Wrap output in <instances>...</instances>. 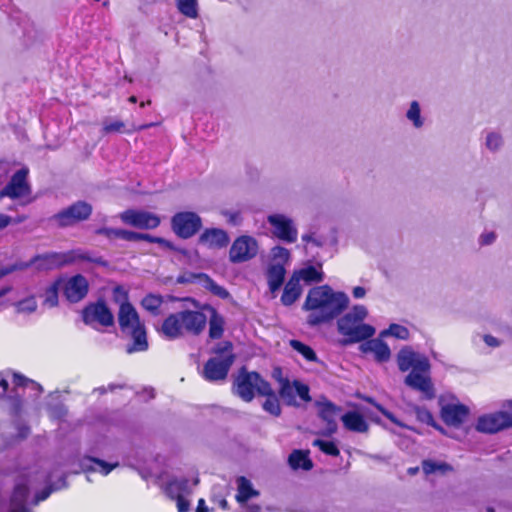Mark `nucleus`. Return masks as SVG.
<instances>
[{
  "label": "nucleus",
  "mask_w": 512,
  "mask_h": 512,
  "mask_svg": "<svg viewBox=\"0 0 512 512\" xmlns=\"http://www.w3.org/2000/svg\"><path fill=\"white\" fill-rule=\"evenodd\" d=\"M349 305V297L344 292L334 291L328 285L309 290L303 309L310 312L307 322L319 325L339 316Z\"/></svg>",
  "instance_id": "f257e3e1"
},
{
  "label": "nucleus",
  "mask_w": 512,
  "mask_h": 512,
  "mask_svg": "<svg viewBox=\"0 0 512 512\" xmlns=\"http://www.w3.org/2000/svg\"><path fill=\"white\" fill-rule=\"evenodd\" d=\"M399 370L410 373L405 377L404 383L420 392L425 399L435 397V389L430 377V362L425 355L415 352L410 347H404L397 354Z\"/></svg>",
  "instance_id": "f03ea898"
},
{
  "label": "nucleus",
  "mask_w": 512,
  "mask_h": 512,
  "mask_svg": "<svg viewBox=\"0 0 512 512\" xmlns=\"http://www.w3.org/2000/svg\"><path fill=\"white\" fill-rule=\"evenodd\" d=\"M113 298L119 303L118 322L121 330L132 337V343L126 348L129 354L143 352L148 349V341L144 324L140 321L138 312L128 302L127 292L120 286L113 290Z\"/></svg>",
  "instance_id": "7ed1b4c3"
},
{
  "label": "nucleus",
  "mask_w": 512,
  "mask_h": 512,
  "mask_svg": "<svg viewBox=\"0 0 512 512\" xmlns=\"http://www.w3.org/2000/svg\"><path fill=\"white\" fill-rule=\"evenodd\" d=\"M78 261H90L98 265H106L101 257L93 258L89 253L82 250H72L64 253H46L37 255L29 262H21L0 269V279L14 271L25 270L30 266H35L37 270L46 271L53 270L64 265H69Z\"/></svg>",
  "instance_id": "20e7f679"
},
{
  "label": "nucleus",
  "mask_w": 512,
  "mask_h": 512,
  "mask_svg": "<svg viewBox=\"0 0 512 512\" xmlns=\"http://www.w3.org/2000/svg\"><path fill=\"white\" fill-rule=\"evenodd\" d=\"M207 317L204 313L194 310H183L166 317L161 326V333L174 340L185 334L199 335L205 329Z\"/></svg>",
  "instance_id": "39448f33"
},
{
  "label": "nucleus",
  "mask_w": 512,
  "mask_h": 512,
  "mask_svg": "<svg viewBox=\"0 0 512 512\" xmlns=\"http://www.w3.org/2000/svg\"><path fill=\"white\" fill-rule=\"evenodd\" d=\"M367 316L368 310L365 306L355 305L349 312L338 319V332L347 337L345 340L346 344L362 342L374 336L375 328L370 324L364 323Z\"/></svg>",
  "instance_id": "423d86ee"
},
{
  "label": "nucleus",
  "mask_w": 512,
  "mask_h": 512,
  "mask_svg": "<svg viewBox=\"0 0 512 512\" xmlns=\"http://www.w3.org/2000/svg\"><path fill=\"white\" fill-rule=\"evenodd\" d=\"M216 356L209 359L204 366L203 375L209 381H218L226 378L234 361L232 345L229 342L220 343L215 348Z\"/></svg>",
  "instance_id": "0eeeda50"
},
{
  "label": "nucleus",
  "mask_w": 512,
  "mask_h": 512,
  "mask_svg": "<svg viewBox=\"0 0 512 512\" xmlns=\"http://www.w3.org/2000/svg\"><path fill=\"white\" fill-rule=\"evenodd\" d=\"M254 391L259 394H269L271 386L258 373L241 370L235 380L236 394L244 401L250 402L254 397Z\"/></svg>",
  "instance_id": "6e6552de"
},
{
  "label": "nucleus",
  "mask_w": 512,
  "mask_h": 512,
  "mask_svg": "<svg viewBox=\"0 0 512 512\" xmlns=\"http://www.w3.org/2000/svg\"><path fill=\"white\" fill-rule=\"evenodd\" d=\"M28 173L27 168L15 172L6 186L0 190V200L8 197L20 201L21 205L31 203L33 199L31 197V186L27 180Z\"/></svg>",
  "instance_id": "1a4fd4ad"
},
{
  "label": "nucleus",
  "mask_w": 512,
  "mask_h": 512,
  "mask_svg": "<svg viewBox=\"0 0 512 512\" xmlns=\"http://www.w3.org/2000/svg\"><path fill=\"white\" fill-rule=\"evenodd\" d=\"M201 226V218L194 212H179L171 219L173 232L183 239H188L195 235Z\"/></svg>",
  "instance_id": "9d476101"
},
{
  "label": "nucleus",
  "mask_w": 512,
  "mask_h": 512,
  "mask_svg": "<svg viewBox=\"0 0 512 512\" xmlns=\"http://www.w3.org/2000/svg\"><path fill=\"white\" fill-rule=\"evenodd\" d=\"M259 246L255 238L242 235L234 240L229 251L232 263H243L253 259L258 254Z\"/></svg>",
  "instance_id": "9b49d317"
},
{
  "label": "nucleus",
  "mask_w": 512,
  "mask_h": 512,
  "mask_svg": "<svg viewBox=\"0 0 512 512\" xmlns=\"http://www.w3.org/2000/svg\"><path fill=\"white\" fill-rule=\"evenodd\" d=\"M119 218L126 225L144 230L155 229L161 223L157 214L138 209H127L120 213Z\"/></svg>",
  "instance_id": "f8f14e48"
},
{
  "label": "nucleus",
  "mask_w": 512,
  "mask_h": 512,
  "mask_svg": "<svg viewBox=\"0 0 512 512\" xmlns=\"http://www.w3.org/2000/svg\"><path fill=\"white\" fill-rule=\"evenodd\" d=\"M271 226L272 234L287 243H294L297 240L298 231L294 221L284 214H271L267 217Z\"/></svg>",
  "instance_id": "ddd939ff"
},
{
  "label": "nucleus",
  "mask_w": 512,
  "mask_h": 512,
  "mask_svg": "<svg viewBox=\"0 0 512 512\" xmlns=\"http://www.w3.org/2000/svg\"><path fill=\"white\" fill-rule=\"evenodd\" d=\"M91 213L92 206L89 203L78 201L60 211L54 218L60 226L67 227L88 219Z\"/></svg>",
  "instance_id": "4468645a"
},
{
  "label": "nucleus",
  "mask_w": 512,
  "mask_h": 512,
  "mask_svg": "<svg viewBox=\"0 0 512 512\" xmlns=\"http://www.w3.org/2000/svg\"><path fill=\"white\" fill-rule=\"evenodd\" d=\"M511 426V415L501 410L480 416L476 424V430L492 434Z\"/></svg>",
  "instance_id": "2eb2a0df"
},
{
  "label": "nucleus",
  "mask_w": 512,
  "mask_h": 512,
  "mask_svg": "<svg viewBox=\"0 0 512 512\" xmlns=\"http://www.w3.org/2000/svg\"><path fill=\"white\" fill-rule=\"evenodd\" d=\"M83 321L89 325L99 323L102 326H111L114 323V316L104 303L98 302L84 309Z\"/></svg>",
  "instance_id": "dca6fc26"
},
{
  "label": "nucleus",
  "mask_w": 512,
  "mask_h": 512,
  "mask_svg": "<svg viewBox=\"0 0 512 512\" xmlns=\"http://www.w3.org/2000/svg\"><path fill=\"white\" fill-rule=\"evenodd\" d=\"M319 417L326 422V429L323 435L330 436L337 431L336 419L341 412V408L327 399L316 401Z\"/></svg>",
  "instance_id": "f3484780"
},
{
  "label": "nucleus",
  "mask_w": 512,
  "mask_h": 512,
  "mask_svg": "<svg viewBox=\"0 0 512 512\" xmlns=\"http://www.w3.org/2000/svg\"><path fill=\"white\" fill-rule=\"evenodd\" d=\"M167 495L176 500L178 512H187L190 507V489L187 480L171 481L166 487Z\"/></svg>",
  "instance_id": "a211bd4d"
},
{
  "label": "nucleus",
  "mask_w": 512,
  "mask_h": 512,
  "mask_svg": "<svg viewBox=\"0 0 512 512\" xmlns=\"http://www.w3.org/2000/svg\"><path fill=\"white\" fill-rule=\"evenodd\" d=\"M88 281L82 275H75L68 279L64 285V295L68 301L77 303L88 293Z\"/></svg>",
  "instance_id": "6ab92c4d"
},
{
  "label": "nucleus",
  "mask_w": 512,
  "mask_h": 512,
  "mask_svg": "<svg viewBox=\"0 0 512 512\" xmlns=\"http://www.w3.org/2000/svg\"><path fill=\"white\" fill-rule=\"evenodd\" d=\"M469 413L465 405L458 403H448L442 406L441 417L443 421L450 426H459L467 418Z\"/></svg>",
  "instance_id": "aec40b11"
},
{
  "label": "nucleus",
  "mask_w": 512,
  "mask_h": 512,
  "mask_svg": "<svg viewBox=\"0 0 512 512\" xmlns=\"http://www.w3.org/2000/svg\"><path fill=\"white\" fill-rule=\"evenodd\" d=\"M199 243L209 249H221L228 245V234L219 228L206 229L198 239Z\"/></svg>",
  "instance_id": "412c9836"
},
{
  "label": "nucleus",
  "mask_w": 512,
  "mask_h": 512,
  "mask_svg": "<svg viewBox=\"0 0 512 512\" xmlns=\"http://www.w3.org/2000/svg\"><path fill=\"white\" fill-rule=\"evenodd\" d=\"M360 350L363 353H373L378 362H386L391 357L389 346L379 338L366 339V341L360 345Z\"/></svg>",
  "instance_id": "4be33fe9"
},
{
  "label": "nucleus",
  "mask_w": 512,
  "mask_h": 512,
  "mask_svg": "<svg viewBox=\"0 0 512 512\" xmlns=\"http://www.w3.org/2000/svg\"><path fill=\"white\" fill-rule=\"evenodd\" d=\"M296 277V280L300 283L303 281L306 284L319 283L324 279V273L322 271V265H307L299 270H296L292 274Z\"/></svg>",
  "instance_id": "5701e85b"
},
{
  "label": "nucleus",
  "mask_w": 512,
  "mask_h": 512,
  "mask_svg": "<svg viewBox=\"0 0 512 512\" xmlns=\"http://www.w3.org/2000/svg\"><path fill=\"white\" fill-rule=\"evenodd\" d=\"M96 234L103 235L106 238L112 240L116 238L124 239L127 241H139L146 239L147 233H139L124 229H114V228H99L96 230Z\"/></svg>",
  "instance_id": "b1692460"
},
{
  "label": "nucleus",
  "mask_w": 512,
  "mask_h": 512,
  "mask_svg": "<svg viewBox=\"0 0 512 512\" xmlns=\"http://www.w3.org/2000/svg\"><path fill=\"white\" fill-rule=\"evenodd\" d=\"M286 270L282 263H271L267 269V282L269 289L275 293L280 289L284 282Z\"/></svg>",
  "instance_id": "393cba45"
},
{
  "label": "nucleus",
  "mask_w": 512,
  "mask_h": 512,
  "mask_svg": "<svg viewBox=\"0 0 512 512\" xmlns=\"http://www.w3.org/2000/svg\"><path fill=\"white\" fill-rule=\"evenodd\" d=\"M341 420L343 422L344 427L349 431L357 433H365L368 431L369 426L367 422L365 421L363 416L357 412H347L341 417Z\"/></svg>",
  "instance_id": "a878e982"
},
{
  "label": "nucleus",
  "mask_w": 512,
  "mask_h": 512,
  "mask_svg": "<svg viewBox=\"0 0 512 512\" xmlns=\"http://www.w3.org/2000/svg\"><path fill=\"white\" fill-rule=\"evenodd\" d=\"M301 293L300 283L296 280V277L291 276L284 287L281 302L285 306H290L300 297Z\"/></svg>",
  "instance_id": "bb28decb"
},
{
  "label": "nucleus",
  "mask_w": 512,
  "mask_h": 512,
  "mask_svg": "<svg viewBox=\"0 0 512 512\" xmlns=\"http://www.w3.org/2000/svg\"><path fill=\"white\" fill-rule=\"evenodd\" d=\"M421 466L425 475H446L454 471L453 466L449 463L433 459L423 460Z\"/></svg>",
  "instance_id": "cd10ccee"
},
{
  "label": "nucleus",
  "mask_w": 512,
  "mask_h": 512,
  "mask_svg": "<svg viewBox=\"0 0 512 512\" xmlns=\"http://www.w3.org/2000/svg\"><path fill=\"white\" fill-rule=\"evenodd\" d=\"M27 495L28 488L24 483H18L13 491L11 497V503L14 508L10 512H27L26 504H27Z\"/></svg>",
  "instance_id": "c85d7f7f"
},
{
  "label": "nucleus",
  "mask_w": 512,
  "mask_h": 512,
  "mask_svg": "<svg viewBox=\"0 0 512 512\" xmlns=\"http://www.w3.org/2000/svg\"><path fill=\"white\" fill-rule=\"evenodd\" d=\"M288 463L293 470L303 469L308 471L313 467L308 452L302 450H294L288 457Z\"/></svg>",
  "instance_id": "c756f323"
},
{
  "label": "nucleus",
  "mask_w": 512,
  "mask_h": 512,
  "mask_svg": "<svg viewBox=\"0 0 512 512\" xmlns=\"http://www.w3.org/2000/svg\"><path fill=\"white\" fill-rule=\"evenodd\" d=\"M237 494L236 499L240 503H244L253 496H257L258 492L254 490L252 483L246 479L245 477L241 476L237 478Z\"/></svg>",
  "instance_id": "7c9ffc66"
},
{
  "label": "nucleus",
  "mask_w": 512,
  "mask_h": 512,
  "mask_svg": "<svg viewBox=\"0 0 512 512\" xmlns=\"http://www.w3.org/2000/svg\"><path fill=\"white\" fill-rule=\"evenodd\" d=\"M210 313L209 336L213 339H218L222 336L224 331V318L213 308L210 309Z\"/></svg>",
  "instance_id": "2f4dec72"
},
{
  "label": "nucleus",
  "mask_w": 512,
  "mask_h": 512,
  "mask_svg": "<svg viewBox=\"0 0 512 512\" xmlns=\"http://www.w3.org/2000/svg\"><path fill=\"white\" fill-rule=\"evenodd\" d=\"M406 118L412 123L413 127L420 129L424 125V118L421 115V107L418 101H412L406 111Z\"/></svg>",
  "instance_id": "473e14b6"
},
{
  "label": "nucleus",
  "mask_w": 512,
  "mask_h": 512,
  "mask_svg": "<svg viewBox=\"0 0 512 512\" xmlns=\"http://www.w3.org/2000/svg\"><path fill=\"white\" fill-rule=\"evenodd\" d=\"M196 279L208 290L221 298H227L229 293L223 287L217 285L212 279L206 274H198L195 276Z\"/></svg>",
  "instance_id": "72a5a7b5"
},
{
  "label": "nucleus",
  "mask_w": 512,
  "mask_h": 512,
  "mask_svg": "<svg viewBox=\"0 0 512 512\" xmlns=\"http://www.w3.org/2000/svg\"><path fill=\"white\" fill-rule=\"evenodd\" d=\"M180 13L188 18L195 19L198 17V1L197 0H175Z\"/></svg>",
  "instance_id": "f704fd0d"
},
{
  "label": "nucleus",
  "mask_w": 512,
  "mask_h": 512,
  "mask_svg": "<svg viewBox=\"0 0 512 512\" xmlns=\"http://www.w3.org/2000/svg\"><path fill=\"white\" fill-rule=\"evenodd\" d=\"M162 303V296L156 294H148L141 301L143 308L153 315H158L160 313L159 308Z\"/></svg>",
  "instance_id": "c9c22d12"
},
{
  "label": "nucleus",
  "mask_w": 512,
  "mask_h": 512,
  "mask_svg": "<svg viewBox=\"0 0 512 512\" xmlns=\"http://www.w3.org/2000/svg\"><path fill=\"white\" fill-rule=\"evenodd\" d=\"M389 336L401 340H407L410 336V332L407 327L393 323L387 329L380 332V337Z\"/></svg>",
  "instance_id": "e433bc0d"
},
{
  "label": "nucleus",
  "mask_w": 512,
  "mask_h": 512,
  "mask_svg": "<svg viewBox=\"0 0 512 512\" xmlns=\"http://www.w3.org/2000/svg\"><path fill=\"white\" fill-rule=\"evenodd\" d=\"M279 394L288 405H297L294 382L290 384L288 380H282Z\"/></svg>",
  "instance_id": "4c0bfd02"
},
{
  "label": "nucleus",
  "mask_w": 512,
  "mask_h": 512,
  "mask_svg": "<svg viewBox=\"0 0 512 512\" xmlns=\"http://www.w3.org/2000/svg\"><path fill=\"white\" fill-rule=\"evenodd\" d=\"M290 345L295 351L300 353L307 361H317V356L315 352L311 347L307 346L306 344L298 340H291Z\"/></svg>",
  "instance_id": "58836bf2"
},
{
  "label": "nucleus",
  "mask_w": 512,
  "mask_h": 512,
  "mask_svg": "<svg viewBox=\"0 0 512 512\" xmlns=\"http://www.w3.org/2000/svg\"><path fill=\"white\" fill-rule=\"evenodd\" d=\"M263 395L267 396V399L263 403V409L271 415L279 416L281 413L280 403L273 390L271 389V393Z\"/></svg>",
  "instance_id": "ea45409f"
},
{
  "label": "nucleus",
  "mask_w": 512,
  "mask_h": 512,
  "mask_svg": "<svg viewBox=\"0 0 512 512\" xmlns=\"http://www.w3.org/2000/svg\"><path fill=\"white\" fill-rule=\"evenodd\" d=\"M58 282H54L50 286H48L44 293V302L43 304L52 308L57 306L58 304Z\"/></svg>",
  "instance_id": "a19ab883"
},
{
  "label": "nucleus",
  "mask_w": 512,
  "mask_h": 512,
  "mask_svg": "<svg viewBox=\"0 0 512 512\" xmlns=\"http://www.w3.org/2000/svg\"><path fill=\"white\" fill-rule=\"evenodd\" d=\"M18 313H33L37 309V302L34 296L27 297L15 304Z\"/></svg>",
  "instance_id": "79ce46f5"
},
{
  "label": "nucleus",
  "mask_w": 512,
  "mask_h": 512,
  "mask_svg": "<svg viewBox=\"0 0 512 512\" xmlns=\"http://www.w3.org/2000/svg\"><path fill=\"white\" fill-rule=\"evenodd\" d=\"M313 446L318 447L323 453L330 456H338L340 454L338 447L332 441L315 439L313 441Z\"/></svg>",
  "instance_id": "37998d69"
},
{
  "label": "nucleus",
  "mask_w": 512,
  "mask_h": 512,
  "mask_svg": "<svg viewBox=\"0 0 512 512\" xmlns=\"http://www.w3.org/2000/svg\"><path fill=\"white\" fill-rule=\"evenodd\" d=\"M503 145V138L497 132H488L485 138V146L488 150L498 151Z\"/></svg>",
  "instance_id": "c03bdc74"
},
{
  "label": "nucleus",
  "mask_w": 512,
  "mask_h": 512,
  "mask_svg": "<svg viewBox=\"0 0 512 512\" xmlns=\"http://www.w3.org/2000/svg\"><path fill=\"white\" fill-rule=\"evenodd\" d=\"M272 256L274 263H282L284 266L290 259V252L284 247L276 246L272 249Z\"/></svg>",
  "instance_id": "a18cd8bd"
},
{
  "label": "nucleus",
  "mask_w": 512,
  "mask_h": 512,
  "mask_svg": "<svg viewBox=\"0 0 512 512\" xmlns=\"http://www.w3.org/2000/svg\"><path fill=\"white\" fill-rule=\"evenodd\" d=\"M145 241L151 242V243H157L165 250H171V251H178L183 252L182 250L178 249L172 242L162 238V237H155L150 234H146Z\"/></svg>",
  "instance_id": "49530a36"
},
{
  "label": "nucleus",
  "mask_w": 512,
  "mask_h": 512,
  "mask_svg": "<svg viewBox=\"0 0 512 512\" xmlns=\"http://www.w3.org/2000/svg\"><path fill=\"white\" fill-rule=\"evenodd\" d=\"M65 486H66L65 480H64V478H61L57 484L52 485L51 488L45 489L40 494L36 495L35 498L32 499V503L37 504L40 501L45 500L49 496V494L52 490H58Z\"/></svg>",
  "instance_id": "de8ad7c7"
},
{
  "label": "nucleus",
  "mask_w": 512,
  "mask_h": 512,
  "mask_svg": "<svg viewBox=\"0 0 512 512\" xmlns=\"http://www.w3.org/2000/svg\"><path fill=\"white\" fill-rule=\"evenodd\" d=\"M124 127H125L124 122H122L120 120L104 121L103 132L106 134L114 133V132H123Z\"/></svg>",
  "instance_id": "09e8293b"
},
{
  "label": "nucleus",
  "mask_w": 512,
  "mask_h": 512,
  "mask_svg": "<svg viewBox=\"0 0 512 512\" xmlns=\"http://www.w3.org/2000/svg\"><path fill=\"white\" fill-rule=\"evenodd\" d=\"M91 461L97 466L93 470H98L103 475H108L114 468L118 466V463L109 464L100 459H91Z\"/></svg>",
  "instance_id": "8fccbe9b"
},
{
  "label": "nucleus",
  "mask_w": 512,
  "mask_h": 512,
  "mask_svg": "<svg viewBox=\"0 0 512 512\" xmlns=\"http://www.w3.org/2000/svg\"><path fill=\"white\" fill-rule=\"evenodd\" d=\"M415 413L417 416V419L421 422L427 423L429 425L434 426V419L432 414L425 408L416 407Z\"/></svg>",
  "instance_id": "3c124183"
},
{
  "label": "nucleus",
  "mask_w": 512,
  "mask_h": 512,
  "mask_svg": "<svg viewBox=\"0 0 512 512\" xmlns=\"http://www.w3.org/2000/svg\"><path fill=\"white\" fill-rule=\"evenodd\" d=\"M296 394L305 402H309L311 397L309 395V387L299 381H294Z\"/></svg>",
  "instance_id": "603ef678"
},
{
  "label": "nucleus",
  "mask_w": 512,
  "mask_h": 512,
  "mask_svg": "<svg viewBox=\"0 0 512 512\" xmlns=\"http://www.w3.org/2000/svg\"><path fill=\"white\" fill-rule=\"evenodd\" d=\"M496 239V234L494 232H485L481 234L479 238V243L481 245H490L492 244Z\"/></svg>",
  "instance_id": "864d4df0"
},
{
  "label": "nucleus",
  "mask_w": 512,
  "mask_h": 512,
  "mask_svg": "<svg viewBox=\"0 0 512 512\" xmlns=\"http://www.w3.org/2000/svg\"><path fill=\"white\" fill-rule=\"evenodd\" d=\"M302 240L305 243H312L314 246L320 247L323 245V241L320 238L314 236V234H305L302 236Z\"/></svg>",
  "instance_id": "5fc2aeb1"
},
{
  "label": "nucleus",
  "mask_w": 512,
  "mask_h": 512,
  "mask_svg": "<svg viewBox=\"0 0 512 512\" xmlns=\"http://www.w3.org/2000/svg\"><path fill=\"white\" fill-rule=\"evenodd\" d=\"M483 340H484L485 344L489 347L496 348L501 345V341L498 338H496L492 335H489V334L484 335Z\"/></svg>",
  "instance_id": "6e6d98bb"
},
{
  "label": "nucleus",
  "mask_w": 512,
  "mask_h": 512,
  "mask_svg": "<svg viewBox=\"0 0 512 512\" xmlns=\"http://www.w3.org/2000/svg\"><path fill=\"white\" fill-rule=\"evenodd\" d=\"M13 383L16 386H24L27 383L35 384L33 381H31V380L27 379L26 377H24L23 375H20L17 373H13Z\"/></svg>",
  "instance_id": "4d7b16f0"
},
{
  "label": "nucleus",
  "mask_w": 512,
  "mask_h": 512,
  "mask_svg": "<svg viewBox=\"0 0 512 512\" xmlns=\"http://www.w3.org/2000/svg\"><path fill=\"white\" fill-rule=\"evenodd\" d=\"M352 294L356 299L364 298L366 295V289L361 286L354 287L352 290Z\"/></svg>",
  "instance_id": "13d9d810"
},
{
  "label": "nucleus",
  "mask_w": 512,
  "mask_h": 512,
  "mask_svg": "<svg viewBox=\"0 0 512 512\" xmlns=\"http://www.w3.org/2000/svg\"><path fill=\"white\" fill-rule=\"evenodd\" d=\"M375 407L383 414L385 415L388 419H390L392 422L398 424V421L395 419V417L393 416L392 413H390L389 411H387L385 408H383L380 404H375Z\"/></svg>",
  "instance_id": "bf43d9fd"
},
{
  "label": "nucleus",
  "mask_w": 512,
  "mask_h": 512,
  "mask_svg": "<svg viewBox=\"0 0 512 512\" xmlns=\"http://www.w3.org/2000/svg\"><path fill=\"white\" fill-rule=\"evenodd\" d=\"M10 223H12L11 217L0 213V229L7 227Z\"/></svg>",
  "instance_id": "052dcab7"
},
{
  "label": "nucleus",
  "mask_w": 512,
  "mask_h": 512,
  "mask_svg": "<svg viewBox=\"0 0 512 512\" xmlns=\"http://www.w3.org/2000/svg\"><path fill=\"white\" fill-rule=\"evenodd\" d=\"M195 512H207V508L205 507V501L203 499H199L198 507Z\"/></svg>",
  "instance_id": "680f3d73"
},
{
  "label": "nucleus",
  "mask_w": 512,
  "mask_h": 512,
  "mask_svg": "<svg viewBox=\"0 0 512 512\" xmlns=\"http://www.w3.org/2000/svg\"><path fill=\"white\" fill-rule=\"evenodd\" d=\"M155 125H156L155 123H149V124H144V125H140L137 127L134 126L133 131H141V130L147 129V128L155 126Z\"/></svg>",
  "instance_id": "e2e57ef3"
},
{
  "label": "nucleus",
  "mask_w": 512,
  "mask_h": 512,
  "mask_svg": "<svg viewBox=\"0 0 512 512\" xmlns=\"http://www.w3.org/2000/svg\"><path fill=\"white\" fill-rule=\"evenodd\" d=\"M7 387H8V382L6 381V379H4L0 376V388H2V393L6 392Z\"/></svg>",
  "instance_id": "0e129e2a"
},
{
  "label": "nucleus",
  "mask_w": 512,
  "mask_h": 512,
  "mask_svg": "<svg viewBox=\"0 0 512 512\" xmlns=\"http://www.w3.org/2000/svg\"><path fill=\"white\" fill-rule=\"evenodd\" d=\"M29 434V429L24 427L20 430L19 436L20 438H25Z\"/></svg>",
  "instance_id": "69168bd1"
},
{
  "label": "nucleus",
  "mask_w": 512,
  "mask_h": 512,
  "mask_svg": "<svg viewBox=\"0 0 512 512\" xmlns=\"http://www.w3.org/2000/svg\"><path fill=\"white\" fill-rule=\"evenodd\" d=\"M11 291V287L7 286V287H4L0 290V298L4 295H6L8 292Z\"/></svg>",
  "instance_id": "338daca9"
},
{
  "label": "nucleus",
  "mask_w": 512,
  "mask_h": 512,
  "mask_svg": "<svg viewBox=\"0 0 512 512\" xmlns=\"http://www.w3.org/2000/svg\"><path fill=\"white\" fill-rule=\"evenodd\" d=\"M418 471H419V467H411L408 469V474L415 475L418 473Z\"/></svg>",
  "instance_id": "774afa93"
}]
</instances>
